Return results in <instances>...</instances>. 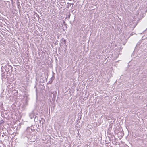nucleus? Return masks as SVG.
<instances>
[{"label":"nucleus","mask_w":147,"mask_h":147,"mask_svg":"<svg viewBox=\"0 0 147 147\" xmlns=\"http://www.w3.org/2000/svg\"><path fill=\"white\" fill-rule=\"evenodd\" d=\"M8 67H9L8 68V69H9V68H10L11 69H12V66H11V65H10V66L8 65L7 66H6V67H7V68Z\"/></svg>","instance_id":"obj_3"},{"label":"nucleus","mask_w":147,"mask_h":147,"mask_svg":"<svg viewBox=\"0 0 147 147\" xmlns=\"http://www.w3.org/2000/svg\"><path fill=\"white\" fill-rule=\"evenodd\" d=\"M32 131V129H31L30 127H28L26 129V132H27L28 133L27 134H29Z\"/></svg>","instance_id":"obj_2"},{"label":"nucleus","mask_w":147,"mask_h":147,"mask_svg":"<svg viewBox=\"0 0 147 147\" xmlns=\"http://www.w3.org/2000/svg\"><path fill=\"white\" fill-rule=\"evenodd\" d=\"M29 116L31 119L34 118H35L36 116L35 115L34 111H32V112L30 114Z\"/></svg>","instance_id":"obj_1"},{"label":"nucleus","mask_w":147,"mask_h":147,"mask_svg":"<svg viewBox=\"0 0 147 147\" xmlns=\"http://www.w3.org/2000/svg\"><path fill=\"white\" fill-rule=\"evenodd\" d=\"M51 81H49L48 82V83L49 84H51L52 83V82L53 81V79H52V78H51Z\"/></svg>","instance_id":"obj_4"},{"label":"nucleus","mask_w":147,"mask_h":147,"mask_svg":"<svg viewBox=\"0 0 147 147\" xmlns=\"http://www.w3.org/2000/svg\"><path fill=\"white\" fill-rule=\"evenodd\" d=\"M5 71H7V70H6V69H5Z\"/></svg>","instance_id":"obj_5"}]
</instances>
